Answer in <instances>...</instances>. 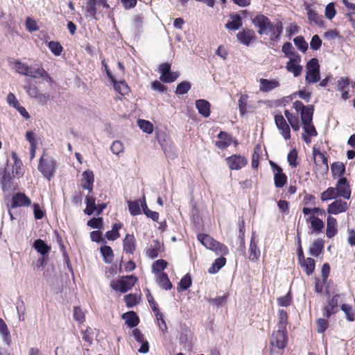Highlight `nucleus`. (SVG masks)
<instances>
[{
    "label": "nucleus",
    "instance_id": "nucleus-32",
    "mask_svg": "<svg viewBox=\"0 0 355 355\" xmlns=\"http://www.w3.org/2000/svg\"><path fill=\"white\" fill-rule=\"evenodd\" d=\"M226 263V259L223 256L215 259L211 267L208 269L210 274L218 272Z\"/></svg>",
    "mask_w": 355,
    "mask_h": 355
},
{
    "label": "nucleus",
    "instance_id": "nucleus-33",
    "mask_svg": "<svg viewBox=\"0 0 355 355\" xmlns=\"http://www.w3.org/2000/svg\"><path fill=\"white\" fill-rule=\"evenodd\" d=\"M284 115L293 130L294 131H298L300 128L298 117L291 113L288 110H284Z\"/></svg>",
    "mask_w": 355,
    "mask_h": 355
},
{
    "label": "nucleus",
    "instance_id": "nucleus-47",
    "mask_svg": "<svg viewBox=\"0 0 355 355\" xmlns=\"http://www.w3.org/2000/svg\"><path fill=\"white\" fill-rule=\"evenodd\" d=\"M337 196L336 191L334 187H329L324 191L321 193V200L327 201L332 199H335Z\"/></svg>",
    "mask_w": 355,
    "mask_h": 355
},
{
    "label": "nucleus",
    "instance_id": "nucleus-50",
    "mask_svg": "<svg viewBox=\"0 0 355 355\" xmlns=\"http://www.w3.org/2000/svg\"><path fill=\"white\" fill-rule=\"evenodd\" d=\"M340 295L336 294L334 295L330 300L327 302V306L331 309L332 312L337 313L338 311V306L340 302Z\"/></svg>",
    "mask_w": 355,
    "mask_h": 355
},
{
    "label": "nucleus",
    "instance_id": "nucleus-14",
    "mask_svg": "<svg viewBox=\"0 0 355 355\" xmlns=\"http://www.w3.org/2000/svg\"><path fill=\"white\" fill-rule=\"evenodd\" d=\"M348 209V205L347 202L340 199L336 200L329 205L327 208V213L329 214H338L346 211Z\"/></svg>",
    "mask_w": 355,
    "mask_h": 355
},
{
    "label": "nucleus",
    "instance_id": "nucleus-64",
    "mask_svg": "<svg viewBox=\"0 0 355 355\" xmlns=\"http://www.w3.org/2000/svg\"><path fill=\"white\" fill-rule=\"evenodd\" d=\"M322 46V40L318 35H314L310 42V47L312 50L317 51Z\"/></svg>",
    "mask_w": 355,
    "mask_h": 355
},
{
    "label": "nucleus",
    "instance_id": "nucleus-45",
    "mask_svg": "<svg viewBox=\"0 0 355 355\" xmlns=\"http://www.w3.org/2000/svg\"><path fill=\"white\" fill-rule=\"evenodd\" d=\"M168 263L164 259H158L155 261L153 266L152 270L155 273H157L158 275L164 272L163 270L167 267Z\"/></svg>",
    "mask_w": 355,
    "mask_h": 355
},
{
    "label": "nucleus",
    "instance_id": "nucleus-22",
    "mask_svg": "<svg viewBox=\"0 0 355 355\" xmlns=\"http://www.w3.org/2000/svg\"><path fill=\"white\" fill-rule=\"evenodd\" d=\"M337 220L335 218L329 216L327 219L326 235L329 239L333 238L337 234Z\"/></svg>",
    "mask_w": 355,
    "mask_h": 355
},
{
    "label": "nucleus",
    "instance_id": "nucleus-20",
    "mask_svg": "<svg viewBox=\"0 0 355 355\" xmlns=\"http://www.w3.org/2000/svg\"><path fill=\"white\" fill-rule=\"evenodd\" d=\"M121 317L130 328L135 327L139 323V318L135 311H130L125 313Z\"/></svg>",
    "mask_w": 355,
    "mask_h": 355
},
{
    "label": "nucleus",
    "instance_id": "nucleus-9",
    "mask_svg": "<svg viewBox=\"0 0 355 355\" xmlns=\"http://www.w3.org/2000/svg\"><path fill=\"white\" fill-rule=\"evenodd\" d=\"M237 40L239 43L249 46L251 42L256 40L257 36L254 30L250 28H243L236 34Z\"/></svg>",
    "mask_w": 355,
    "mask_h": 355
},
{
    "label": "nucleus",
    "instance_id": "nucleus-13",
    "mask_svg": "<svg viewBox=\"0 0 355 355\" xmlns=\"http://www.w3.org/2000/svg\"><path fill=\"white\" fill-rule=\"evenodd\" d=\"M275 122L277 128L281 131V134L284 139L287 140L291 137V130L285 119L281 114L275 116Z\"/></svg>",
    "mask_w": 355,
    "mask_h": 355
},
{
    "label": "nucleus",
    "instance_id": "nucleus-53",
    "mask_svg": "<svg viewBox=\"0 0 355 355\" xmlns=\"http://www.w3.org/2000/svg\"><path fill=\"white\" fill-rule=\"evenodd\" d=\"M248 96L247 94L241 95L239 99V109L241 116L247 112Z\"/></svg>",
    "mask_w": 355,
    "mask_h": 355
},
{
    "label": "nucleus",
    "instance_id": "nucleus-18",
    "mask_svg": "<svg viewBox=\"0 0 355 355\" xmlns=\"http://www.w3.org/2000/svg\"><path fill=\"white\" fill-rule=\"evenodd\" d=\"M279 86V83L278 80L275 79L268 80L261 78L260 79V87L259 89L263 92H268L271 90L278 87Z\"/></svg>",
    "mask_w": 355,
    "mask_h": 355
},
{
    "label": "nucleus",
    "instance_id": "nucleus-59",
    "mask_svg": "<svg viewBox=\"0 0 355 355\" xmlns=\"http://www.w3.org/2000/svg\"><path fill=\"white\" fill-rule=\"evenodd\" d=\"M297 151L296 149L293 148L288 153L287 155V160L289 163V165L292 167H296L297 165Z\"/></svg>",
    "mask_w": 355,
    "mask_h": 355
},
{
    "label": "nucleus",
    "instance_id": "nucleus-56",
    "mask_svg": "<svg viewBox=\"0 0 355 355\" xmlns=\"http://www.w3.org/2000/svg\"><path fill=\"white\" fill-rule=\"evenodd\" d=\"M227 295H224L223 296H218L215 298H211L208 300L209 304L216 306L217 307L222 306L226 302Z\"/></svg>",
    "mask_w": 355,
    "mask_h": 355
},
{
    "label": "nucleus",
    "instance_id": "nucleus-6",
    "mask_svg": "<svg viewBox=\"0 0 355 355\" xmlns=\"http://www.w3.org/2000/svg\"><path fill=\"white\" fill-rule=\"evenodd\" d=\"M259 239L256 235V233L253 232L252 233L250 245H249V256L248 259L252 262H257L261 255V250L258 246Z\"/></svg>",
    "mask_w": 355,
    "mask_h": 355
},
{
    "label": "nucleus",
    "instance_id": "nucleus-2",
    "mask_svg": "<svg viewBox=\"0 0 355 355\" xmlns=\"http://www.w3.org/2000/svg\"><path fill=\"white\" fill-rule=\"evenodd\" d=\"M137 278L134 275H127L121 277L117 281H112L110 287L122 293H126L130 290L136 284Z\"/></svg>",
    "mask_w": 355,
    "mask_h": 355
},
{
    "label": "nucleus",
    "instance_id": "nucleus-39",
    "mask_svg": "<svg viewBox=\"0 0 355 355\" xmlns=\"http://www.w3.org/2000/svg\"><path fill=\"white\" fill-rule=\"evenodd\" d=\"M0 333L1 334L3 340L6 344L10 345L11 343L10 332L6 324L1 318H0Z\"/></svg>",
    "mask_w": 355,
    "mask_h": 355
},
{
    "label": "nucleus",
    "instance_id": "nucleus-21",
    "mask_svg": "<svg viewBox=\"0 0 355 355\" xmlns=\"http://www.w3.org/2000/svg\"><path fill=\"white\" fill-rule=\"evenodd\" d=\"M33 247L38 253H40L42 257L48 256L51 247L46 244V243L40 239H36L33 245Z\"/></svg>",
    "mask_w": 355,
    "mask_h": 355
},
{
    "label": "nucleus",
    "instance_id": "nucleus-58",
    "mask_svg": "<svg viewBox=\"0 0 355 355\" xmlns=\"http://www.w3.org/2000/svg\"><path fill=\"white\" fill-rule=\"evenodd\" d=\"M292 301L291 293L288 292L286 295L277 298V304L279 306L287 307Z\"/></svg>",
    "mask_w": 355,
    "mask_h": 355
},
{
    "label": "nucleus",
    "instance_id": "nucleus-27",
    "mask_svg": "<svg viewBox=\"0 0 355 355\" xmlns=\"http://www.w3.org/2000/svg\"><path fill=\"white\" fill-rule=\"evenodd\" d=\"M198 241L207 249L213 250L214 248H216V243L217 241L211 238L207 234H199L198 235Z\"/></svg>",
    "mask_w": 355,
    "mask_h": 355
},
{
    "label": "nucleus",
    "instance_id": "nucleus-28",
    "mask_svg": "<svg viewBox=\"0 0 355 355\" xmlns=\"http://www.w3.org/2000/svg\"><path fill=\"white\" fill-rule=\"evenodd\" d=\"M331 171L334 178L343 177L345 173V166L342 162H334L331 166Z\"/></svg>",
    "mask_w": 355,
    "mask_h": 355
},
{
    "label": "nucleus",
    "instance_id": "nucleus-43",
    "mask_svg": "<svg viewBox=\"0 0 355 355\" xmlns=\"http://www.w3.org/2000/svg\"><path fill=\"white\" fill-rule=\"evenodd\" d=\"M293 42L297 49H299L301 52L305 53L307 51L309 45L303 36L300 35L295 37L293 39Z\"/></svg>",
    "mask_w": 355,
    "mask_h": 355
},
{
    "label": "nucleus",
    "instance_id": "nucleus-31",
    "mask_svg": "<svg viewBox=\"0 0 355 355\" xmlns=\"http://www.w3.org/2000/svg\"><path fill=\"white\" fill-rule=\"evenodd\" d=\"M121 227L122 224L121 223L113 224L112 230L106 232L105 237L110 241L116 240L120 236L119 230Z\"/></svg>",
    "mask_w": 355,
    "mask_h": 355
},
{
    "label": "nucleus",
    "instance_id": "nucleus-35",
    "mask_svg": "<svg viewBox=\"0 0 355 355\" xmlns=\"http://www.w3.org/2000/svg\"><path fill=\"white\" fill-rule=\"evenodd\" d=\"M306 221L310 222L313 230L315 232H320L324 228V222L318 217L311 216Z\"/></svg>",
    "mask_w": 355,
    "mask_h": 355
},
{
    "label": "nucleus",
    "instance_id": "nucleus-49",
    "mask_svg": "<svg viewBox=\"0 0 355 355\" xmlns=\"http://www.w3.org/2000/svg\"><path fill=\"white\" fill-rule=\"evenodd\" d=\"M47 46L51 52L55 56L60 55L63 50L62 45L58 42L51 41L47 43Z\"/></svg>",
    "mask_w": 355,
    "mask_h": 355
},
{
    "label": "nucleus",
    "instance_id": "nucleus-37",
    "mask_svg": "<svg viewBox=\"0 0 355 355\" xmlns=\"http://www.w3.org/2000/svg\"><path fill=\"white\" fill-rule=\"evenodd\" d=\"M300 264L305 268L307 275H311L314 272L315 261L313 258L308 257L304 259V262H300Z\"/></svg>",
    "mask_w": 355,
    "mask_h": 355
},
{
    "label": "nucleus",
    "instance_id": "nucleus-36",
    "mask_svg": "<svg viewBox=\"0 0 355 355\" xmlns=\"http://www.w3.org/2000/svg\"><path fill=\"white\" fill-rule=\"evenodd\" d=\"M307 17L310 22L314 23L315 25L320 26L322 24V16L313 9H307Z\"/></svg>",
    "mask_w": 355,
    "mask_h": 355
},
{
    "label": "nucleus",
    "instance_id": "nucleus-10",
    "mask_svg": "<svg viewBox=\"0 0 355 355\" xmlns=\"http://www.w3.org/2000/svg\"><path fill=\"white\" fill-rule=\"evenodd\" d=\"M31 205V199L24 193L18 192L12 196L10 207L15 209L21 207H28Z\"/></svg>",
    "mask_w": 355,
    "mask_h": 355
},
{
    "label": "nucleus",
    "instance_id": "nucleus-52",
    "mask_svg": "<svg viewBox=\"0 0 355 355\" xmlns=\"http://www.w3.org/2000/svg\"><path fill=\"white\" fill-rule=\"evenodd\" d=\"M16 308L17 311L18 318L20 321L24 320V315L26 312V306L24 302L21 297H19L17 303Z\"/></svg>",
    "mask_w": 355,
    "mask_h": 355
},
{
    "label": "nucleus",
    "instance_id": "nucleus-8",
    "mask_svg": "<svg viewBox=\"0 0 355 355\" xmlns=\"http://www.w3.org/2000/svg\"><path fill=\"white\" fill-rule=\"evenodd\" d=\"M337 196L344 199L349 200L351 197V189L348 180L346 178L342 177L337 181L336 187H334Z\"/></svg>",
    "mask_w": 355,
    "mask_h": 355
},
{
    "label": "nucleus",
    "instance_id": "nucleus-60",
    "mask_svg": "<svg viewBox=\"0 0 355 355\" xmlns=\"http://www.w3.org/2000/svg\"><path fill=\"white\" fill-rule=\"evenodd\" d=\"M180 73L178 72H172L171 71L165 74L164 78H159L160 80L163 83H173L178 79Z\"/></svg>",
    "mask_w": 355,
    "mask_h": 355
},
{
    "label": "nucleus",
    "instance_id": "nucleus-7",
    "mask_svg": "<svg viewBox=\"0 0 355 355\" xmlns=\"http://www.w3.org/2000/svg\"><path fill=\"white\" fill-rule=\"evenodd\" d=\"M270 344L278 349H284L287 345L286 330L278 329L274 331L270 338Z\"/></svg>",
    "mask_w": 355,
    "mask_h": 355
},
{
    "label": "nucleus",
    "instance_id": "nucleus-62",
    "mask_svg": "<svg viewBox=\"0 0 355 355\" xmlns=\"http://www.w3.org/2000/svg\"><path fill=\"white\" fill-rule=\"evenodd\" d=\"M148 294H147V300L153 311V313H155V315H159V308H158V305L155 302V301L154 300V297L150 293L149 291H148Z\"/></svg>",
    "mask_w": 355,
    "mask_h": 355
},
{
    "label": "nucleus",
    "instance_id": "nucleus-3",
    "mask_svg": "<svg viewBox=\"0 0 355 355\" xmlns=\"http://www.w3.org/2000/svg\"><path fill=\"white\" fill-rule=\"evenodd\" d=\"M56 162L52 157H44L40 159L38 170L47 180H50L55 172Z\"/></svg>",
    "mask_w": 355,
    "mask_h": 355
},
{
    "label": "nucleus",
    "instance_id": "nucleus-29",
    "mask_svg": "<svg viewBox=\"0 0 355 355\" xmlns=\"http://www.w3.org/2000/svg\"><path fill=\"white\" fill-rule=\"evenodd\" d=\"M157 282L158 285L164 290H170L173 285L166 272L157 275Z\"/></svg>",
    "mask_w": 355,
    "mask_h": 355
},
{
    "label": "nucleus",
    "instance_id": "nucleus-51",
    "mask_svg": "<svg viewBox=\"0 0 355 355\" xmlns=\"http://www.w3.org/2000/svg\"><path fill=\"white\" fill-rule=\"evenodd\" d=\"M279 322L278 329L286 330L288 314L287 312L283 309L279 310Z\"/></svg>",
    "mask_w": 355,
    "mask_h": 355
},
{
    "label": "nucleus",
    "instance_id": "nucleus-46",
    "mask_svg": "<svg viewBox=\"0 0 355 355\" xmlns=\"http://www.w3.org/2000/svg\"><path fill=\"white\" fill-rule=\"evenodd\" d=\"M128 205L130 214L132 216H137L141 214L140 200L135 201L128 200Z\"/></svg>",
    "mask_w": 355,
    "mask_h": 355
},
{
    "label": "nucleus",
    "instance_id": "nucleus-54",
    "mask_svg": "<svg viewBox=\"0 0 355 355\" xmlns=\"http://www.w3.org/2000/svg\"><path fill=\"white\" fill-rule=\"evenodd\" d=\"M286 69L288 71L292 72L295 77H297L301 75L302 71V66L293 63H291L289 64V62H287Z\"/></svg>",
    "mask_w": 355,
    "mask_h": 355
},
{
    "label": "nucleus",
    "instance_id": "nucleus-16",
    "mask_svg": "<svg viewBox=\"0 0 355 355\" xmlns=\"http://www.w3.org/2000/svg\"><path fill=\"white\" fill-rule=\"evenodd\" d=\"M217 137L218 140L216 141L215 145L218 148L224 150L231 144V137L226 132L220 131Z\"/></svg>",
    "mask_w": 355,
    "mask_h": 355
},
{
    "label": "nucleus",
    "instance_id": "nucleus-61",
    "mask_svg": "<svg viewBox=\"0 0 355 355\" xmlns=\"http://www.w3.org/2000/svg\"><path fill=\"white\" fill-rule=\"evenodd\" d=\"M126 306L128 308H132L138 304L137 296L135 294H128L124 297Z\"/></svg>",
    "mask_w": 355,
    "mask_h": 355
},
{
    "label": "nucleus",
    "instance_id": "nucleus-12",
    "mask_svg": "<svg viewBox=\"0 0 355 355\" xmlns=\"http://www.w3.org/2000/svg\"><path fill=\"white\" fill-rule=\"evenodd\" d=\"M13 173L14 168L10 171L9 168H6L3 171L1 181V186L4 192L10 191L14 189L12 184V177L14 176Z\"/></svg>",
    "mask_w": 355,
    "mask_h": 355
},
{
    "label": "nucleus",
    "instance_id": "nucleus-30",
    "mask_svg": "<svg viewBox=\"0 0 355 355\" xmlns=\"http://www.w3.org/2000/svg\"><path fill=\"white\" fill-rule=\"evenodd\" d=\"M101 254L103 258V261L106 263H111L113 261L114 253L110 246L102 245L100 248Z\"/></svg>",
    "mask_w": 355,
    "mask_h": 355
},
{
    "label": "nucleus",
    "instance_id": "nucleus-48",
    "mask_svg": "<svg viewBox=\"0 0 355 355\" xmlns=\"http://www.w3.org/2000/svg\"><path fill=\"white\" fill-rule=\"evenodd\" d=\"M97 0H87L86 12L89 16L95 19L96 15Z\"/></svg>",
    "mask_w": 355,
    "mask_h": 355
},
{
    "label": "nucleus",
    "instance_id": "nucleus-63",
    "mask_svg": "<svg viewBox=\"0 0 355 355\" xmlns=\"http://www.w3.org/2000/svg\"><path fill=\"white\" fill-rule=\"evenodd\" d=\"M17 71L21 75L27 76L30 67L17 60L15 62Z\"/></svg>",
    "mask_w": 355,
    "mask_h": 355
},
{
    "label": "nucleus",
    "instance_id": "nucleus-11",
    "mask_svg": "<svg viewBox=\"0 0 355 355\" xmlns=\"http://www.w3.org/2000/svg\"><path fill=\"white\" fill-rule=\"evenodd\" d=\"M226 162L231 170H239L248 164V159L240 155H233L226 159Z\"/></svg>",
    "mask_w": 355,
    "mask_h": 355
},
{
    "label": "nucleus",
    "instance_id": "nucleus-44",
    "mask_svg": "<svg viewBox=\"0 0 355 355\" xmlns=\"http://www.w3.org/2000/svg\"><path fill=\"white\" fill-rule=\"evenodd\" d=\"M137 125L145 133L151 134L153 132V125L151 122L145 119H138Z\"/></svg>",
    "mask_w": 355,
    "mask_h": 355
},
{
    "label": "nucleus",
    "instance_id": "nucleus-15",
    "mask_svg": "<svg viewBox=\"0 0 355 355\" xmlns=\"http://www.w3.org/2000/svg\"><path fill=\"white\" fill-rule=\"evenodd\" d=\"M195 104L200 114L205 118L210 116L211 104L209 101L205 99H198L196 101Z\"/></svg>",
    "mask_w": 355,
    "mask_h": 355
},
{
    "label": "nucleus",
    "instance_id": "nucleus-19",
    "mask_svg": "<svg viewBox=\"0 0 355 355\" xmlns=\"http://www.w3.org/2000/svg\"><path fill=\"white\" fill-rule=\"evenodd\" d=\"M123 250L128 254H133L136 248V240L133 234H126L123 239Z\"/></svg>",
    "mask_w": 355,
    "mask_h": 355
},
{
    "label": "nucleus",
    "instance_id": "nucleus-55",
    "mask_svg": "<svg viewBox=\"0 0 355 355\" xmlns=\"http://www.w3.org/2000/svg\"><path fill=\"white\" fill-rule=\"evenodd\" d=\"M336 14V10L335 8V3L331 2L328 3L325 7L324 15L327 19L331 20Z\"/></svg>",
    "mask_w": 355,
    "mask_h": 355
},
{
    "label": "nucleus",
    "instance_id": "nucleus-57",
    "mask_svg": "<svg viewBox=\"0 0 355 355\" xmlns=\"http://www.w3.org/2000/svg\"><path fill=\"white\" fill-rule=\"evenodd\" d=\"M87 225L94 229H101L103 225V220L101 217L92 218L87 222Z\"/></svg>",
    "mask_w": 355,
    "mask_h": 355
},
{
    "label": "nucleus",
    "instance_id": "nucleus-42",
    "mask_svg": "<svg viewBox=\"0 0 355 355\" xmlns=\"http://www.w3.org/2000/svg\"><path fill=\"white\" fill-rule=\"evenodd\" d=\"M320 79V70L306 71L305 80L307 83H315Z\"/></svg>",
    "mask_w": 355,
    "mask_h": 355
},
{
    "label": "nucleus",
    "instance_id": "nucleus-41",
    "mask_svg": "<svg viewBox=\"0 0 355 355\" xmlns=\"http://www.w3.org/2000/svg\"><path fill=\"white\" fill-rule=\"evenodd\" d=\"M153 246L148 248L146 251V254L149 258L154 259L158 257L159 252L160 251V243L157 240L153 241Z\"/></svg>",
    "mask_w": 355,
    "mask_h": 355
},
{
    "label": "nucleus",
    "instance_id": "nucleus-24",
    "mask_svg": "<svg viewBox=\"0 0 355 355\" xmlns=\"http://www.w3.org/2000/svg\"><path fill=\"white\" fill-rule=\"evenodd\" d=\"M324 246V242L322 239L315 240L309 248V254L315 257H318L322 252Z\"/></svg>",
    "mask_w": 355,
    "mask_h": 355
},
{
    "label": "nucleus",
    "instance_id": "nucleus-34",
    "mask_svg": "<svg viewBox=\"0 0 355 355\" xmlns=\"http://www.w3.org/2000/svg\"><path fill=\"white\" fill-rule=\"evenodd\" d=\"M192 279L190 274H186L180 281L178 286V291L182 292L187 290L191 286Z\"/></svg>",
    "mask_w": 355,
    "mask_h": 355
},
{
    "label": "nucleus",
    "instance_id": "nucleus-40",
    "mask_svg": "<svg viewBox=\"0 0 355 355\" xmlns=\"http://www.w3.org/2000/svg\"><path fill=\"white\" fill-rule=\"evenodd\" d=\"M191 84L189 81H182L178 84L175 93L176 95H184L191 89Z\"/></svg>",
    "mask_w": 355,
    "mask_h": 355
},
{
    "label": "nucleus",
    "instance_id": "nucleus-26",
    "mask_svg": "<svg viewBox=\"0 0 355 355\" xmlns=\"http://www.w3.org/2000/svg\"><path fill=\"white\" fill-rule=\"evenodd\" d=\"M111 82L113 84L115 91L119 92L122 96L127 95L130 92V87L125 82V80L117 81L114 78L113 80H111Z\"/></svg>",
    "mask_w": 355,
    "mask_h": 355
},
{
    "label": "nucleus",
    "instance_id": "nucleus-5",
    "mask_svg": "<svg viewBox=\"0 0 355 355\" xmlns=\"http://www.w3.org/2000/svg\"><path fill=\"white\" fill-rule=\"evenodd\" d=\"M274 172V183L277 188H282L287 182V176L282 168L272 161L269 162Z\"/></svg>",
    "mask_w": 355,
    "mask_h": 355
},
{
    "label": "nucleus",
    "instance_id": "nucleus-17",
    "mask_svg": "<svg viewBox=\"0 0 355 355\" xmlns=\"http://www.w3.org/2000/svg\"><path fill=\"white\" fill-rule=\"evenodd\" d=\"M231 21H227L225 26L227 29L232 31L239 30L243 25L242 19L239 14H230Z\"/></svg>",
    "mask_w": 355,
    "mask_h": 355
},
{
    "label": "nucleus",
    "instance_id": "nucleus-38",
    "mask_svg": "<svg viewBox=\"0 0 355 355\" xmlns=\"http://www.w3.org/2000/svg\"><path fill=\"white\" fill-rule=\"evenodd\" d=\"M340 309L345 313V318L348 322H354L355 320V312L350 304H343L340 305Z\"/></svg>",
    "mask_w": 355,
    "mask_h": 355
},
{
    "label": "nucleus",
    "instance_id": "nucleus-1",
    "mask_svg": "<svg viewBox=\"0 0 355 355\" xmlns=\"http://www.w3.org/2000/svg\"><path fill=\"white\" fill-rule=\"evenodd\" d=\"M252 23L259 28V35H267L270 33V40L277 42L283 32V24L277 21L275 24L271 22L270 19L263 14H259L252 19Z\"/></svg>",
    "mask_w": 355,
    "mask_h": 355
},
{
    "label": "nucleus",
    "instance_id": "nucleus-25",
    "mask_svg": "<svg viewBox=\"0 0 355 355\" xmlns=\"http://www.w3.org/2000/svg\"><path fill=\"white\" fill-rule=\"evenodd\" d=\"M86 208L84 213L86 215L91 216L97 210V205L96 204V198L92 196H87L85 197Z\"/></svg>",
    "mask_w": 355,
    "mask_h": 355
},
{
    "label": "nucleus",
    "instance_id": "nucleus-23",
    "mask_svg": "<svg viewBox=\"0 0 355 355\" xmlns=\"http://www.w3.org/2000/svg\"><path fill=\"white\" fill-rule=\"evenodd\" d=\"M314 106L313 105H306L304 110L300 112L301 121L303 125H309L312 123Z\"/></svg>",
    "mask_w": 355,
    "mask_h": 355
},
{
    "label": "nucleus",
    "instance_id": "nucleus-4",
    "mask_svg": "<svg viewBox=\"0 0 355 355\" xmlns=\"http://www.w3.org/2000/svg\"><path fill=\"white\" fill-rule=\"evenodd\" d=\"M24 89L29 97L36 99L41 103H45L48 100V96L41 93L37 86L33 85L30 80H26Z\"/></svg>",
    "mask_w": 355,
    "mask_h": 355
}]
</instances>
